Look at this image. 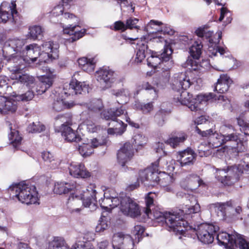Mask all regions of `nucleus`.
<instances>
[{
  "label": "nucleus",
  "mask_w": 249,
  "mask_h": 249,
  "mask_svg": "<svg viewBox=\"0 0 249 249\" xmlns=\"http://www.w3.org/2000/svg\"><path fill=\"white\" fill-rule=\"evenodd\" d=\"M193 84L189 77L187 72H180L174 75L172 80V87L174 90L179 91L183 89L180 94L179 97L175 98L181 105H185L190 109L191 111L197 112L200 110V104L211 99H213L215 96L212 93L208 94L197 95L196 98H193L186 90Z\"/></svg>",
  "instance_id": "obj_1"
},
{
  "label": "nucleus",
  "mask_w": 249,
  "mask_h": 249,
  "mask_svg": "<svg viewBox=\"0 0 249 249\" xmlns=\"http://www.w3.org/2000/svg\"><path fill=\"white\" fill-rule=\"evenodd\" d=\"M41 56L43 55L39 47L36 44H30L23 50L21 56L18 57V55H12L7 58L5 64L10 71H17L24 69L31 62L36 61L38 57L40 58Z\"/></svg>",
  "instance_id": "obj_2"
},
{
  "label": "nucleus",
  "mask_w": 249,
  "mask_h": 249,
  "mask_svg": "<svg viewBox=\"0 0 249 249\" xmlns=\"http://www.w3.org/2000/svg\"><path fill=\"white\" fill-rule=\"evenodd\" d=\"M183 213V211L180 210L178 212L163 213L155 208L152 209V214H149L148 217L151 218V215L153 214L154 218L160 219L161 221H164L170 231H172L177 234L184 235L185 231L191 227L182 217Z\"/></svg>",
  "instance_id": "obj_3"
},
{
  "label": "nucleus",
  "mask_w": 249,
  "mask_h": 249,
  "mask_svg": "<svg viewBox=\"0 0 249 249\" xmlns=\"http://www.w3.org/2000/svg\"><path fill=\"white\" fill-rule=\"evenodd\" d=\"M95 186L94 184H90L83 191V194L80 199L77 196L74 197L71 196L68 199L67 206L71 213H79L82 210V203L85 207H89L91 205L93 206L96 202V191L95 189Z\"/></svg>",
  "instance_id": "obj_4"
},
{
  "label": "nucleus",
  "mask_w": 249,
  "mask_h": 249,
  "mask_svg": "<svg viewBox=\"0 0 249 249\" xmlns=\"http://www.w3.org/2000/svg\"><path fill=\"white\" fill-rule=\"evenodd\" d=\"M9 190L15 192V196L22 203L27 204H35L38 201V194L35 186L22 181L13 184Z\"/></svg>",
  "instance_id": "obj_5"
},
{
  "label": "nucleus",
  "mask_w": 249,
  "mask_h": 249,
  "mask_svg": "<svg viewBox=\"0 0 249 249\" xmlns=\"http://www.w3.org/2000/svg\"><path fill=\"white\" fill-rule=\"evenodd\" d=\"M216 238L218 244L224 246L226 248L234 249L239 247L240 249H249V243L235 231L231 234L222 232L217 235Z\"/></svg>",
  "instance_id": "obj_6"
},
{
  "label": "nucleus",
  "mask_w": 249,
  "mask_h": 249,
  "mask_svg": "<svg viewBox=\"0 0 249 249\" xmlns=\"http://www.w3.org/2000/svg\"><path fill=\"white\" fill-rule=\"evenodd\" d=\"M159 160H158L155 163H152V167L148 168L143 171L139 172V178L137 179V181L134 184L129 185L127 189L129 191H132L135 189L139 186V181L140 180L142 182L144 183L145 181H149L150 185L154 186L155 184L158 183L159 181L160 174L158 173V170L156 169V168L159 166Z\"/></svg>",
  "instance_id": "obj_7"
},
{
  "label": "nucleus",
  "mask_w": 249,
  "mask_h": 249,
  "mask_svg": "<svg viewBox=\"0 0 249 249\" xmlns=\"http://www.w3.org/2000/svg\"><path fill=\"white\" fill-rule=\"evenodd\" d=\"M19 19L16 1H3L0 5V23H5L9 21L13 24H15Z\"/></svg>",
  "instance_id": "obj_8"
},
{
  "label": "nucleus",
  "mask_w": 249,
  "mask_h": 249,
  "mask_svg": "<svg viewBox=\"0 0 249 249\" xmlns=\"http://www.w3.org/2000/svg\"><path fill=\"white\" fill-rule=\"evenodd\" d=\"M198 240L206 244H211L214 240L218 227L213 224L202 223L194 228Z\"/></svg>",
  "instance_id": "obj_9"
},
{
  "label": "nucleus",
  "mask_w": 249,
  "mask_h": 249,
  "mask_svg": "<svg viewBox=\"0 0 249 249\" xmlns=\"http://www.w3.org/2000/svg\"><path fill=\"white\" fill-rule=\"evenodd\" d=\"M121 198L120 210L124 215L134 218L141 214L139 205L132 198L126 196Z\"/></svg>",
  "instance_id": "obj_10"
},
{
  "label": "nucleus",
  "mask_w": 249,
  "mask_h": 249,
  "mask_svg": "<svg viewBox=\"0 0 249 249\" xmlns=\"http://www.w3.org/2000/svg\"><path fill=\"white\" fill-rule=\"evenodd\" d=\"M196 130L201 136L208 137V147L215 148L224 144L223 135L217 133L212 128L202 131L196 127Z\"/></svg>",
  "instance_id": "obj_11"
},
{
  "label": "nucleus",
  "mask_w": 249,
  "mask_h": 249,
  "mask_svg": "<svg viewBox=\"0 0 249 249\" xmlns=\"http://www.w3.org/2000/svg\"><path fill=\"white\" fill-rule=\"evenodd\" d=\"M24 45V40L18 38L9 39L6 41L3 49V53L5 52L7 53L8 52L9 53L13 52L15 53H12L9 56H4L5 60L7 61V58L11 57L12 55H18V57L21 56L22 52L23 50L22 48Z\"/></svg>",
  "instance_id": "obj_12"
},
{
  "label": "nucleus",
  "mask_w": 249,
  "mask_h": 249,
  "mask_svg": "<svg viewBox=\"0 0 249 249\" xmlns=\"http://www.w3.org/2000/svg\"><path fill=\"white\" fill-rule=\"evenodd\" d=\"M202 45L201 42L196 41L190 48V53L192 57H188L186 62V67L190 71H197L198 65L195 59H198L202 53Z\"/></svg>",
  "instance_id": "obj_13"
},
{
  "label": "nucleus",
  "mask_w": 249,
  "mask_h": 249,
  "mask_svg": "<svg viewBox=\"0 0 249 249\" xmlns=\"http://www.w3.org/2000/svg\"><path fill=\"white\" fill-rule=\"evenodd\" d=\"M239 135V134L234 132L223 135L224 144H225L226 146L218 149V151L224 152L229 148L235 152H240L241 149L239 148V146L242 145V142Z\"/></svg>",
  "instance_id": "obj_14"
},
{
  "label": "nucleus",
  "mask_w": 249,
  "mask_h": 249,
  "mask_svg": "<svg viewBox=\"0 0 249 249\" xmlns=\"http://www.w3.org/2000/svg\"><path fill=\"white\" fill-rule=\"evenodd\" d=\"M97 80L105 88L111 86L116 79V74L108 68H103L97 71L95 73Z\"/></svg>",
  "instance_id": "obj_15"
},
{
  "label": "nucleus",
  "mask_w": 249,
  "mask_h": 249,
  "mask_svg": "<svg viewBox=\"0 0 249 249\" xmlns=\"http://www.w3.org/2000/svg\"><path fill=\"white\" fill-rule=\"evenodd\" d=\"M196 158V154L195 151L190 148L178 152V161L181 167L190 166L193 165Z\"/></svg>",
  "instance_id": "obj_16"
},
{
  "label": "nucleus",
  "mask_w": 249,
  "mask_h": 249,
  "mask_svg": "<svg viewBox=\"0 0 249 249\" xmlns=\"http://www.w3.org/2000/svg\"><path fill=\"white\" fill-rule=\"evenodd\" d=\"M133 147L132 145L129 142L125 143L117 153V159L119 164L123 166H124L133 157Z\"/></svg>",
  "instance_id": "obj_17"
},
{
  "label": "nucleus",
  "mask_w": 249,
  "mask_h": 249,
  "mask_svg": "<svg viewBox=\"0 0 249 249\" xmlns=\"http://www.w3.org/2000/svg\"><path fill=\"white\" fill-rule=\"evenodd\" d=\"M21 70H19L17 71H12L11 78L17 80L13 84V86H15L17 84H23L27 87L33 88L35 85V79L34 77L27 74H21L20 71Z\"/></svg>",
  "instance_id": "obj_18"
},
{
  "label": "nucleus",
  "mask_w": 249,
  "mask_h": 249,
  "mask_svg": "<svg viewBox=\"0 0 249 249\" xmlns=\"http://www.w3.org/2000/svg\"><path fill=\"white\" fill-rule=\"evenodd\" d=\"M71 176L77 178H87L90 176V173L85 168V165L80 163H71L69 168Z\"/></svg>",
  "instance_id": "obj_19"
},
{
  "label": "nucleus",
  "mask_w": 249,
  "mask_h": 249,
  "mask_svg": "<svg viewBox=\"0 0 249 249\" xmlns=\"http://www.w3.org/2000/svg\"><path fill=\"white\" fill-rule=\"evenodd\" d=\"M173 50L170 46L164 47L160 53L162 58L160 68H161L163 71H168L170 70L173 65V61L171 60V54Z\"/></svg>",
  "instance_id": "obj_20"
},
{
  "label": "nucleus",
  "mask_w": 249,
  "mask_h": 249,
  "mask_svg": "<svg viewBox=\"0 0 249 249\" xmlns=\"http://www.w3.org/2000/svg\"><path fill=\"white\" fill-rule=\"evenodd\" d=\"M125 241L126 246H131V237L128 234H124L123 232H117L114 234L112 238V245L114 249H120L121 246Z\"/></svg>",
  "instance_id": "obj_21"
},
{
  "label": "nucleus",
  "mask_w": 249,
  "mask_h": 249,
  "mask_svg": "<svg viewBox=\"0 0 249 249\" xmlns=\"http://www.w3.org/2000/svg\"><path fill=\"white\" fill-rule=\"evenodd\" d=\"M225 173H227L231 178L227 182H224L228 185H231L234 182L237 181L239 178L240 176L243 173V171L239 167V165H234L228 167L227 169L222 170Z\"/></svg>",
  "instance_id": "obj_22"
},
{
  "label": "nucleus",
  "mask_w": 249,
  "mask_h": 249,
  "mask_svg": "<svg viewBox=\"0 0 249 249\" xmlns=\"http://www.w3.org/2000/svg\"><path fill=\"white\" fill-rule=\"evenodd\" d=\"M80 27L78 26L70 25V27L64 29V34L71 36L69 38L67 39V42L70 43L73 42L84 36L85 30H80Z\"/></svg>",
  "instance_id": "obj_23"
},
{
  "label": "nucleus",
  "mask_w": 249,
  "mask_h": 249,
  "mask_svg": "<svg viewBox=\"0 0 249 249\" xmlns=\"http://www.w3.org/2000/svg\"><path fill=\"white\" fill-rule=\"evenodd\" d=\"M54 44L53 42L48 41L44 43L42 45L43 51L42 54L44 57H47L48 58L55 59L58 56L57 45Z\"/></svg>",
  "instance_id": "obj_24"
},
{
  "label": "nucleus",
  "mask_w": 249,
  "mask_h": 249,
  "mask_svg": "<svg viewBox=\"0 0 249 249\" xmlns=\"http://www.w3.org/2000/svg\"><path fill=\"white\" fill-rule=\"evenodd\" d=\"M17 107V102L16 101L0 96V112L3 114L7 113L8 111L13 112L16 110Z\"/></svg>",
  "instance_id": "obj_25"
},
{
  "label": "nucleus",
  "mask_w": 249,
  "mask_h": 249,
  "mask_svg": "<svg viewBox=\"0 0 249 249\" xmlns=\"http://www.w3.org/2000/svg\"><path fill=\"white\" fill-rule=\"evenodd\" d=\"M231 83V80L227 74L221 75L214 87V90L224 93L228 90Z\"/></svg>",
  "instance_id": "obj_26"
},
{
  "label": "nucleus",
  "mask_w": 249,
  "mask_h": 249,
  "mask_svg": "<svg viewBox=\"0 0 249 249\" xmlns=\"http://www.w3.org/2000/svg\"><path fill=\"white\" fill-rule=\"evenodd\" d=\"M60 130L62 135L68 142H78L81 141V137L70 126L62 124Z\"/></svg>",
  "instance_id": "obj_27"
},
{
  "label": "nucleus",
  "mask_w": 249,
  "mask_h": 249,
  "mask_svg": "<svg viewBox=\"0 0 249 249\" xmlns=\"http://www.w3.org/2000/svg\"><path fill=\"white\" fill-rule=\"evenodd\" d=\"M146 38L143 37L139 40L137 43V51L135 61L137 63H141L146 57L148 49L147 42L145 40Z\"/></svg>",
  "instance_id": "obj_28"
},
{
  "label": "nucleus",
  "mask_w": 249,
  "mask_h": 249,
  "mask_svg": "<svg viewBox=\"0 0 249 249\" xmlns=\"http://www.w3.org/2000/svg\"><path fill=\"white\" fill-rule=\"evenodd\" d=\"M127 112L125 111V109L121 107L120 108H117L116 110L114 109H110L108 110H104L102 111L100 115L102 118L106 120H111L113 121L117 120V117L123 114H126Z\"/></svg>",
  "instance_id": "obj_29"
},
{
  "label": "nucleus",
  "mask_w": 249,
  "mask_h": 249,
  "mask_svg": "<svg viewBox=\"0 0 249 249\" xmlns=\"http://www.w3.org/2000/svg\"><path fill=\"white\" fill-rule=\"evenodd\" d=\"M186 179L188 181V185H185L183 181L181 182V187L184 189H195L203 183V180L195 174L189 175L187 177Z\"/></svg>",
  "instance_id": "obj_30"
},
{
  "label": "nucleus",
  "mask_w": 249,
  "mask_h": 249,
  "mask_svg": "<svg viewBox=\"0 0 249 249\" xmlns=\"http://www.w3.org/2000/svg\"><path fill=\"white\" fill-rule=\"evenodd\" d=\"M69 89L71 90L70 94H81L82 91L88 92V86L85 83L78 81L76 79H72L69 84Z\"/></svg>",
  "instance_id": "obj_31"
},
{
  "label": "nucleus",
  "mask_w": 249,
  "mask_h": 249,
  "mask_svg": "<svg viewBox=\"0 0 249 249\" xmlns=\"http://www.w3.org/2000/svg\"><path fill=\"white\" fill-rule=\"evenodd\" d=\"M6 124L10 130L9 134V140L10 143L15 148H17L21 143L22 137L19 135V132L15 129L12 128V124L9 122H6Z\"/></svg>",
  "instance_id": "obj_32"
},
{
  "label": "nucleus",
  "mask_w": 249,
  "mask_h": 249,
  "mask_svg": "<svg viewBox=\"0 0 249 249\" xmlns=\"http://www.w3.org/2000/svg\"><path fill=\"white\" fill-rule=\"evenodd\" d=\"M76 188L75 185L66 182H57L55 184L53 188L54 193L62 195L69 193Z\"/></svg>",
  "instance_id": "obj_33"
},
{
  "label": "nucleus",
  "mask_w": 249,
  "mask_h": 249,
  "mask_svg": "<svg viewBox=\"0 0 249 249\" xmlns=\"http://www.w3.org/2000/svg\"><path fill=\"white\" fill-rule=\"evenodd\" d=\"M54 77L53 75H44L41 77L39 83L40 89L37 90L38 94L44 93L53 84Z\"/></svg>",
  "instance_id": "obj_34"
},
{
  "label": "nucleus",
  "mask_w": 249,
  "mask_h": 249,
  "mask_svg": "<svg viewBox=\"0 0 249 249\" xmlns=\"http://www.w3.org/2000/svg\"><path fill=\"white\" fill-rule=\"evenodd\" d=\"M74 105V104L72 102H67L63 99L57 98V99L54 100L52 107L54 111L59 112L66 108H70L73 107Z\"/></svg>",
  "instance_id": "obj_35"
},
{
  "label": "nucleus",
  "mask_w": 249,
  "mask_h": 249,
  "mask_svg": "<svg viewBox=\"0 0 249 249\" xmlns=\"http://www.w3.org/2000/svg\"><path fill=\"white\" fill-rule=\"evenodd\" d=\"M87 107L90 113L98 114L104 109L102 100L100 99H94L87 105Z\"/></svg>",
  "instance_id": "obj_36"
},
{
  "label": "nucleus",
  "mask_w": 249,
  "mask_h": 249,
  "mask_svg": "<svg viewBox=\"0 0 249 249\" xmlns=\"http://www.w3.org/2000/svg\"><path fill=\"white\" fill-rule=\"evenodd\" d=\"M187 135L184 132L178 133L176 136L170 138L165 143L169 144L173 148H176L180 144L184 142L187 139Z\"/></svg>",
  "instance_id": "obj_37"
},
{
  "label": "nucleus",
  "mask_w": 249,
  "mask_h": 249,
  "mask_svg": "<svg viewBox=\"0 0 249 249\" xmlns=\"http://www.w3.org/2000/svg\"><path fill=\"white\" fill-rule=\"evenodd\" d=\"M115 124L114 125V127L112 128H109L107 129V133L109 135H121L125 130L126 124H124L123 121L115 120Z\"/></svg>",
  "instance_id": "obj_38"
},
{
  "label": "nucleus",
  "mask_w": 249,
  "mask_h": 249,
  "mask_svg": "<svg viewBox=\"0 0 249 249\" xmlns=\"http://www.w3.org/2000/svg\"><path fill=\"white\" fill-rule=\"evenodd\" d=\"M159 52L152 53L151 55L147 59V65L152 68H157L159 65H160L162 58L160 53L162 51Z\"/></svg>",
  "instance_id": "obj_39"
},
{
  "label": "nucleus",
  "mask_w": 249,
  "mask_h": 249,
  "mask_svg": "<svg viewBox=\"0 0 249 249\" xmlns=\"http://www.w3.org/2000/svg\"><path fill=\"white\" fill-rule=\"evenodd\" d=\"M146 138L144 136L140 134H137L132 138V147H134L138 150L146 144Z\"/></svg>",
  "instance_id": "obj_40"
},
{
  "label": "nucleus",
  "mask_w": 249,
  "mask_h": 249,
  "mask_svg": "<svg viewBox=\"0 0 249 249\" xmlns=\"http://www.w3.org/2000/svg\"><path fill=\"white\" fill-rule=\"evenodd\" d=\"M154 195L152 193L150 192L145 197L146 208L144 212L147 216H149V214H152V209L155 208L153 196Z\"/></svg>",
  "instance_id": "obj_41"
},
{
  "label": "nucleus",
  "mask_w": 249,
  "mask_h": 249,
  "mask_svg": "<svg viewBox=\"0 0 249 249\" xmlns=\"http://www.w3.org/2000/svg\"><path fill=\"white\" fill-rule=\"evenodd\" d=\"M29 35L33 39L41 38L43 36V29L40 26L35 25L29 28Z\"/></svg>",
  "instance_id": "obj_42"
},
{
  "label": "nucleus",
  "mask_w": 249,
  "mask_h": 249,
  "mask_svg": "<svg viewBox=\"0 0 249 249\" xmlns=\"http://www.w3.org/2000/svg\"><path fill=\"white\" fill-rule=\"evenodd\" d=\"M159 181L158 183L162 187H166L170 185L173 182V178L172 176L166 174L165 172L159 173Z\"/></svg>",
  "instance_id": "obj_43"
},
{
  "label": "nucleus",
  "mask_w": 249,
  "mask_h": 249,
  "mask_svg": "<svg viewBox=\"0 0 249 249\" xmlns=\"http://www.w3.org/2000/svg\"><path fill=\"white\" fill-rule=\"evenodd\" d=\"M72 116L70 113H65L63 114L58 115L55 118L56 123H62L66 125L70 126L71 125Z\"/></svg>",
  "instance_id": "obj_44"
},
{
  "label": "nucleus",
  "mask_w": 249,
  "mask_h": 249,
  "mask_svg": "<svg viewBox=\"0 0 249 249\" xmlns=\"http://www.w3.org/2000/svg\"><path fill=\"white\" fill-rule=\"evenodd\" d=\"M135 106L136 109L142 111L144 114L150 112L153 109V105L152 102L146 104L137 103L135 104Z\"/></svg>",
  "instance_id": "obj_45"
},
{
  "label": "nucleus",
  "mask_w": 249,
  "mask_h": 249,
  "mask_svg": "<svg viewBox=\"0 0 249 249\" xmlns=\"http://www.w3.org/2000/svg\"><path fill=\"white\" fill-rule=\"evenodd\" d=\"M45 129V125L40 122H37L36 123H33L27 128V131L29 133H40L44 131Z\"/></svg>",
  "instance_id": "obj_46"
},
{
  "label": "nucleus",
  "mask_w": 249,
  "mask_h": 249,
  "mask_svg": "<svg viewBox=\"0 0 249 249\" xmlns=\"http://www.w3.org/2000/svg\"><path fill=\"white\" fill-rule=\"evenodd\" d=\"M79 151L81 155L87 157L93 153V148L90 144L83 143L79 146Z\"/></svg>",
  "instance_id": "obj_47"
},
{
  "label": "nucleus",
  "mask_w": 249,
  "mask_h": 249,
  "mask_svg": "<svg viewBox=\"0 0 249 249\" xmlns=\"http://www.w3.org/2000/svg\"><path fill=\"white\" fill-rule=\"evenodd\" d=\"M42 157L43 160L47 163H52L51 168H55L56 166V163L55 162L54 157L51 153L49 151H45L42 153Z\"/></svg>",
  "instance_id": "obj_48"
},
{
  "label": "nucleus",
  "mask_w": 249,
  "mask_h": 249,
  "mask_svg": "<svg viewBox=\"0 0 249 249\" xmlns=\"http://www.w3.org/2000/svg\"><path fill=\"white\" fill-rule=\"evenodd\" d=\"M144 228L141 225H136L132 231V234L135 236V239L139 242L144 231Z\"/></svg>",
  "instance_id": "obj_49"
},
{
  "label": "nucleus",
  "mask_w": 249,
  "mask_h": 249,
  "mask_svg": "<svg viewBox=\"0 0 249 249\" xmlns=\"http://www.w3.org/2000/svg\"><path fill=\"white\" fill-rule=\"evenodd\" d=\"M50 247L52 246L53 249H70L66 245L63 240L54 239L53 241L50 243Z\"/></svg>",
  "instance_id": "obj_50"
},
{
  "label": "nucleus",
  "mask_w": 249,
  "mask_h": 249,
  "mask_svg": "<svg viewBox=\"0 0 249 249\" xmlns=\"http://www.w3.org/2000/svg\"><path fill=\"white\" fill-rule=\"evenodd\" d=\"M96 62L97 60L95 58H89V60L83 68V70L89 73L93 71Z\"/></svg>",
  "instance_id": "obj_51"
},
{
  "label": "nucleus",
  "mask_w": 249,
  "mask_h": 249,
  "mask_svg": "<svg viewBox=\"0 0 249 249\" xmlns=\"http://www.w3.org/2000/svg\"><path fill=\"white\" fill-rule=\"evenodd\" d=\"M238 124L241 127V130L243 131L246 135L249 136V124L242 118L237 119Z\"/></svg>",
  "instance_id": "obj_52"
},
{
  "label": "nucleus",
  "mask_w": 249,
  "mask_h": 249,
  "mask_svg": "<svg viewBox=\"0 0 249 249\" xmlns=\"http://www.w3.org/2000/svg\"><path fill=\"white\" fill-rule=\"evenodd\" d=\"M13 96L17 97V99L18 100L27 101L33 99L34 96V94L32 90H29L24 94H22L18 96L15 94L13 95Z\"/></svg>",
  "instance_id": "obj_53"
},
{
  "label": "nucleus",
  "mask_w": 249,
  "mask_h": 249,
  "mask_svg": "<svg viewBox=\"0 0 249 249\" xmlns=\"http://www.w3.org/2000/svg\"><path fill=\"white\" fill-rule=\"evenodd\" d=\"M100 206L107 211L112 209L111 197H105L101 200H99Z\"/></svg>",
  "instance_id": "obj_54"
},
{
  "label": "nucleus",
  "mask_w": 249,
  "mask_h": 249,
  "mask_svg": "<svg viewBox=\"0 0 249 249\" xmlns=\"http://www.w3.org/2000/svg\"><path fill=\"white\" fill-rule=\"evenodd\" d=\"M162 24V23L161 22L152 20L147 24L145 28L147 32H149V33H154V31H151V29H154L155 30L159 32L160 31L159 29L158 28H155V27H159Z\"/></svg>",
  "instance_id": "obj_55"
},
{
  "label": "nucleus",
  "mask_w": 249,
  "mask_h": 249,
  "mask_svg": "<svg viewBox=\"0 0 249 249\" xmlns=\"http://www.w3.org/2000/svg\"><path fill=\"white\" fill-rule=\"evenodd\" d=\"M106 219L105 217H101L99 220V223L96 228V231H97L101 232L107 228L108 225Z\"/></svg>",
  "instance_id": "obj_56"
},
{
  "label": "nucleus",
  "mask_w": 249,
  "mask_h": 249,
  "mask_svg": "<svg viewBox=\"0 0 249 249\" xmlns=\"http://www.w3.org/2000/svg\"><path fill=\"white\" fill-rule=\"evenodd\" d=\"M139 19L135 18H130L126 21L127 29H132L133 28L139 29V26L136 25Z\"/></svg>",
  "instance_id": "obj_57"
},
{
  "label": "nucleus",
  "mask_w": 249,
  "mask_h": 249,
  "mask_svg": "<svg viewBox=\"0 0 249 249\" xmlns=\"http://www.w3.org/2000/svg\"><path fill=\"white\" fill-rule=\"evenodd\" d=\"M164 113L163 110H159L155 116V120L158 124L162 126L164 122Z\"/></svg>",
  "instance_id": "obj_58"
},
{
  "label": "nucleus",
  "mask_w": 249,
  "mask_h": 249,
  "mask_svg": "<svg viewBox=\"0 0 249 249\" xmlns=\"http://www.w3.org/2000/svg\"><path fill=\"white\" fill-rule=\"evenodd\" d=\"M239 167L243 171V173L245 172L249 174V154L246 155V157L244 158L243 163L240 164Z\"/></svg>",
  "instance_id": "obj_59"
},
{
  "label": "nucleus",
  "mask_w": 249,
  "mask_h": 249,
  "mask_svg": "<svg viewBox=\"0 0 249 249\" xmlns=\"http://www.w3.org/2000/svg\"><path fill=\"white\" fill-rule=\"evenodd\" d=\"M142 89L146 90L151 91L150 93L153 94V97H156L157 96V91L156 89L150 85L148 82H145L142 83Z\"/></svg>",
  "instance_id": "obj_60"
},
{
  "label": "nucleus",
  "mask_w": 249,
  "mask_h": 249,
  "mask_svg": "<svg viewBox=\"0 0 249 249\" xmlns=\"http://www.w3.org/2000/svg\"><path fill=\"white\" fill-rule=\"evenodd\" d=\"M72 249H93L91 248V245L89 242H83L76 243L73 246Z\"/></svg>",
  "instance_id": "obj_61"
},
{
  "label": "nucleus",
  "mask_w": 249,
  "mask_h": 249,
  "mask_svg": "<svg viewBox=\"0 0 249 249\" xmlns=\"http://www.w3.org/2000/svg\"><path fill=\"white\" fill-rule=\"evenodd\" d=\"M114 29L115 31H121L124 32L127 29L126 24L122 21H116L114 24Z\"/></svg>",
  "instance_id": "obj_62"
},
{
  "label": "nucleus",
  "mask_w": 249,
  "mask_h": 249,
  "mask_svg": "<svg viewBox=\"0 0 249 249\" xmlns=\"http://www.w3.org/2000/svg\"><path fill=\"white\" fill-rule=\"evenodd\" d=\"M208 144L206 143H201L198 147V151L201 156L205 155V152L208 150Z\"/></svg>",
  "instance_id": "obj_63"
},
{
  "label": "nucleus",
  "mask_w": 249,
  "mask_h": 249,
  "mask_svg": "<svg viewBox=\"0 0 249 249\" xmlns=\"http://www.w3.org/2000/svg\"><path fill=\"white\" fill-rule=\"evenodd\" d=\"M106 143V141L105 140H103L102 141H99L98 139L97 138L93 139L91 140V146L93 148H96L98 146L102 145H104Z\"/></svg>",
  "instance_id": "obj_64"
}]
</instances>
